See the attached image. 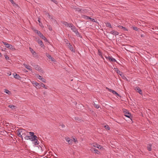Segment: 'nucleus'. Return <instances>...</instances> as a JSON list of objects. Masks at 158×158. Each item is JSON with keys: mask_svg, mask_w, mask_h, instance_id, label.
<instances>
[{"mask_svg": "<svg viewBox=\"0 0 158 158\" xmlns=\"http://www.w3.org/2000/svg\"><path fill=\"white\" fill-rule=\"evenodd\" d=\"M111 91H112V93H113V94L115 95L116 96H119V95L118 93H117L114 90H111Z\"/></svg>", "mask_w": 158, "mask_h": 158, "instance_id": "nucleus-24", "label": "nucleus"}, {"mask_svg": "<svg viewBox=\"0 0 158 158\" xmlns=\"http://www.w3.org/2000/svg\"><path fill=\"white\" fill-rule=\"evenodd\" d=\"M40 87H42L44 88L45 89H47V88L45 87V85L42 83H40Z\"/></svg>", "mask_w": 158, "mask_h": 158, "instance_id": "nucleus-28", "label": "nucleus"}, {"mask_svg": "<svg viewBox=\"0 0 158 158\" xmlns=\"http://www.w3.org/2000/svg\"><path fill=\"white\" fill-rule=\"evenodd\" d=\"M2 43L4 44V45L6 47L9 48H11V44H9L7 43H6L5 42H3Z\"/></svg>", "mask_w": 158, "mask_h": 158, "instance_id": "nucleus-12", "label": "nucleus"}, {"mask_svg": "<svg viewBox=\"0 0 158 158\" xmlns=\"http://www.w3.org/2000/svg\"><path fill=\"white\" fill-rule=\"evenodd\" d=\"M73 141L75 142H76L77 141V140L76 139H75L74 138H73Z\"/></svg>", "mask_w": 158, "mask_h": 158, "instance_id": "nucleus-54", "label": "nucleus"}, {"mask_svg": "<svg viewBox=\"0 0 158 158\" xmlns=\"http://www.w3.org/2000/svg\"><path fill=\"white\" fill-rule=\"evenodd\" d=\"M45 14L48 17V16L49 15V14L48 13L46 12H45Z\"/></svg>", "mask_w": 158, "mask_h": 158, "instance_id": "nucleus-50", "label": "nucleus"}, {"mask_svg": "<svg viewBox=\"0 0 158 158\" xmlns=\"http://www.w3.org/2000/svg\"><path fill=\"white\" fill-rule=\"evenodd\" d=\"M110 61H111V62H116L117 63V62L116 60L114 58H113L112 57V56L110 58Z\"/></svg>", "mask_w": 158, "mask_h": 158, "instance_id": "nucleus-23", "label": "nucleus"}, {"mask_svg": "<svg viewBox=\"0 0 158 158\" xmlns=\"http://www.w3.org/2000/svg\"><path fill=\"white\" fill-rule=\"evenodd\" d=\"M48 17L50 19H53V16H51V15H49L48 16Z\"/></svg>", "mask_w": 158, "mask_h": 158, "instance_id": "nucleus-46", "label": "nucleus"}, {"mask_svg": "<svg viewBox=\"0 0 158 158\" xmlns=\"http://www.w3.org/2000/svg\"><path fill=\"white\" fill-rule=\"evenodd\" d=\"M1 56V53L0 52V56Z\"/></svg>", "mask_w": 158, "mask_h": 158, "instance_id": "nucleus-58", "label": "nucleus"}, {"mask_svg": "<svg viewBox=\"0 0 158 158\" xmlns=\"http://www.w3.org/2000/svg\"><path fill=\"white\" fill-rule=\"evenodd\" d=\"M34 85V86L35 87L36 86H38V88H40V83H38L37 82H34L33 81V82L32 83Z\"/></svg>", "mask_w": 158, "mask_h": 158, "instance_id": "nucleus-15", "label": "nucleus"}, {"mask_svg": "<svg viewBox=\"0 0 158 158\" xmlns=\"http://www.w3.org/2000/svg\"><path fill=\"white\" fill-rule=\"evenodd\" d=\"M93 146L98 148L101 149L102 148L101 146L98 144H96L95 145H93Z\"/></svg>", "mask_w": 158, "mask_h": 158, "instance_id": "nucleus-26", "label": "nucleus"}, {"mask_svg": "<svg viewBox=\"0 0 158 158\" xmlns=\"http://www.w3.org/2000/svg\"><path fill=\"white\" fill-rule=\"evenodd\" d=\"M37 78L40 80L41 79L43 78L41 76L39 75H37Z\"/></svg>", "mask_w": 158, "mask_h": 158, "instance_id": "nucleus-41", "label": "nucleus"}, {"mask_svg": "<svg viewBox=\"0 0 158 158\" xmlns=\"http://www.w3.org/2000/svg\"><path fill=\"white\" fill-rule=\"evenodd\" d=\"M152 145L151 144H149L148 145L147 149L149 151H151L152 150Z\"/></svg>", "mask_w": 158, "mask_h": 158, "instance_id": "nucleus-22", "label": "nucleus"}, {"mask_svg": "<svg viewBox=\"0 0 158 158\" xmlns=\"http://www.w3.org/2000/svg\"><path fill=\"white\" fill-rule=\"evenodd\" d=\"M30 50L31 51V52L33 54H34L35 53V51H34L31 48H30Z\"/></svg>", "mask_w": 158, "mask_h": 158, "instance_id": "nucleus-40", "label": "nucleus"}, {"mask_svg": "<svg viewBox=\"0 0 158 158\" xmlns=\"http://www.w3.org/2000/svg\"><path fill=\"white\" fill-rule=\"evenodd\" d=\"M111 90H112V89H110V90H109V91H110V92H112V91H111Z\"/></svg>", "mask_w": 158, "mask_h": 158, "instance_id": "nucleus-56", "label": "nucleus"}, {"mask_svg": "<svg viewBox=\"0 0 158 158\" xmlns=\"http://www.w3.org/2000/svg\"><path fill=\"white\" fill-rule=\"evenodd\" d=\"M82 17L85 18L86 19H90V17H89V16H86V15H83L82 16Z\"/></svg>", "mask_w": 158, "mask_h": 158, "instance_id": "nucleus-30", "label": "nucleus"}, {"mask_svg": "<svg viewBox=\"0 0 158 158\" xmlns=\"http://www.w3.org/2000/svg\"><path fill=\"white\" fill-rule=\"evenodd\" d=\"M100 56L102 59H104V58L103 57L102 55L101 56Z\"/></svg>", "mask_w": 158, "mask_h": 158, "instance_id": "nucleus-55", "label": "nucleus"}, {"mask_svg": "<svg viewBox=\"0 0 158 158\" xmlns=\"http://www.w3.org/2000/svg\"><path fill=\"white\" fill-rule=\"evenodd\" d=\"M106 26L110 28H112V26L111 25V24L109 23H106Z\"/></svg>", "mask_w": 158, "mask_h": 158, "instance_id": "nucleus-27", "label": "nucleus"}, {"mask_svg": "<svg viewBox=\"0 0 158 158\" xmlns=\"http://www.w3.org/2000/svg\"><path fill=\"white\" fill-rule=\"evenodd\" d=\"M104 127L107 130H109L110 129V127L107 125H105Z\"/></svg>", "mask_w": 158, "mask_h": 158, "instance_id": "nucleus-37", "label": "nucleus"}, {"mask_svg": "<svg viewBox=\"0 0 158 158\" xmlns=\"http://www.w3.org/2000/svg\"><path fill=\"white\" fill-rule=\"evenodd\" d=\"M11 48H9L10 49H11L12 50H15V47H13L12 45H11Z\"/></svg>", "mask_w": 158, "mask_h": 158, "instance_id": "nucleus-44", "label": "nucleus"}, {"mask_svg": "<svg viewBox=\"0 0 158 158\" xmlns=\"http://www.w3.org/2000/svg\"><path fill=\"white\" fill-rule=\"evenodd\" d=\"M8 107L12 109H14L15 108L16 106L12 105H10L8 106Z\"/></svg>", "mask_w": 158, "mask_h": 158, "instance_id": "nucleus-25", "label": "nucleus"}, {"mask_svg": "<svg viewBox=\"0 0 158 158\" xmlns=\"http://www.w3.org/2000/svg\"><path fill=\"white\" fill-rule=\"evenodd\" d=\"M157 30H158V28L157 29Z\"/></svg>", "mask_w": 158, "mask_h": 158, "instance_id": "nucleus-59", "label": "nucleus"}, {"mask_svg": "<svg viewBox=\"0 0 158 158\" xmlns=\"http://www.w3.org/2000/svg\"><path fill=\"white\" fill-rule=\"evenodd\" d=\"M35 69L38 71H40L41 70V68L38 65H36L35 67Z\"/></svg>", "mask_w": 158, "mask_h": 158, "instance_id": "nucleus-29", "label": "nucleus"}, {"mask_svg": "<svg viewBox=\"0 0 158 158\" xmlns=\"http://www.w3.org/2000/svg\"><path fill=\"white\" fill-rule=\"evenodd\" d=\"M6 124H7V125H8V124H9V123H6Z\"/></svg>", "mask_w": 158, "mask_h": 158, "instance_id": "nucleus-57", "label": "nucleus"}, {"mask_svg": "<svg viewBox=\"0 0 158 158\" xmlns=\"http://www.w3.org/2000/svg\"><path fill=\"white\" fill-rule=\"evenodd\" d=\"M49 30H50V31H52V28L51 27L49 26Z\"/></svg>", "mask_w": 158, "mask_h": 158, "instance_id": "nucleus-52", "label": "nucleus"}, {"mask_svg": "<svg viewBox=\"0 0 158 158\" xmlns=\"http://www.w3.org/2000/svg\"><path fill=\"white\" fill-rule=\"evenodd\" d=\"M34 31L35 33L37 34L39 36H40L42 39L44 40L45 41H47V39L44 36L43 34H42L40 31L36 30H34Z\"/></svg>", "mask_w": 158, "mask_h": 158, "instance_id": "nucleus-2", "label": "nucleus"}, {"mask_svg": "<svg viewBox=\"0 0 158 158\" xmlns=\"http://www.w3.org/2000/svg\"><path fill=\"white\" fill-rule=\"evenodd\" d=\"M40 80L44 83H45L46 82V80L44 78H42Z\"/></svg>", "mask_w": 158, "mask_h": 158, "instance_id": "nucleus-39", "label": "nucleus"}, {"mask_svg": "<svg viewBox=\"0 0 158 158\" xmlns=\"http://www.w3.org/2000/svg\"><path fill=\"white\" fill-rule=\"evenodd\" d=\"M94 106L96 108L98 109L99 107V106L98 104H96L95 103H94V104H93Z\"/></svg>", "mask_w": 158, "mask_h": 158, "instance_id": "nucleus-33", "label": "nucleus"}, {"mask_svg": "<svg viewBox=\"0 0 158 158\" xmlns=\"http://www.w3.org/2000/svg\"><path fill=\"white\" fill-rule=\"evenodd\" d=\"M13 75L14 76V77L15 79H20L21 78V77L19 75L17 74L16 73H13Z\"/></svg>", "mask_w": 158, "mask_h": 158, "instance_id": "nucleus-14", "label": "nucleus"}, {"mask_svg": "<svg viewBox=\"0 0 158 158\" xmlns=\"http://www.w3.org/2000/svg\"><path fill=\"white\" fill-rule=\"evenodd\" d=\"M110 33L115 36L118 35L119 34V33L118 32L114 30L111 31Z\"/></svg>", "mask_w": 158, "mask_h": 158, "instance_id": "nucleus-9", "label": "nucleus"}, {"mask_svg": "<svg viewBox=\"0 0 158 158\" xmlns=\"http://www.w3.org/2000/svg\"><path fill=\"white\" fill-rule=\"evenodd\" d=\"M123 111L124 114V115L130 118H131V117H132L131 114L129 112L128 110H126L125 109H123Z\"/></svg>", "mask_w": 158, "mask_h": 158, "instance_id": "nucleus-5", "label": "nucleus"}, {"mask_svg": "<svg viewBox=\"0 0 158 158\" xmlns=\"http://www.w3.org/2000/svg\"><path fill=\"white\" fill-rule=\"evenodd\" d=\"M4 56H5L6 59V60H8L9 59V57L7 56V55H5Z\"/></svg>", "mask_w": 158, "mask_h": 158, "instance_id": "nucleus-43", "label": "nucleus"}, {"mask_svg": "<svg viewBox=\"0 0 158 158\" xmlns=\"http://www.w3.org/2000/svg\"><path fill=\"white\" fill-rule=\"evenodd\" d=\"M61 127H62L63 128H64V127H65V126L64 125V124H62L61 125Z\"/></svg>", "mask_w": 158, "mask_h": 158, "instance_id": "nucleus-53", "label": "nucleus"}, {"mask_svg": "<svg viewBox=\"0 0 158 158\" xmlns=\"http://www.w3.org/2000/svg\"><path fill=\"white\" fill-rule=\"evenodd\" d=\"M75 10L76 11H77L78 12H80L81 10V9L80 8H75Z\"/></svg>", "mask_w": 158, "mask_h": 158, "instance_id": "nucleus-35", "label": "nucleus"}, {"mask_svg": "<svg viewBox=\"0 0 158 158\" xmlns=\"http://www.w3.org/2000/svg\"><path fill=\"white\" fill-rule=\"evenodd\" d=\"M25 139L26 140L30 139L31 140L33 141V143H34V140L32 139V137L31 136L26 135L25 137Z\"/></svg>", "mask_w": 158, "mask_h": 158, "instance_id": "nucleus-13", "label": "nucleus"}, {"mask_svg": "<svg viewBox=\"0 0 158 158\" xmlns=\"http://www.w3.org/2000/svg\"><path fill=\"white\" fill-rule=\"evenodd\" d=\"M90 19L92 22H95L97 23H98V24H99L98 23L97 21H95V20L94 19H92V18H90Z\"/></svg>", "mask_w": 158, "mask_h": 158, "instance_id": "nucleus-32", "label": "nucleus"}, {"mask_svg": "<svg viewBox=\"0 0 158 158\" xmlns=\"http://www.w3.org/2000/svg\"><path fill=\"white\" fill-rule=\"evenodd\" d=\"M135 90L138 92L140 94H142V92L141 89L139 87H136L135 89Z\"/></svg>", "mask_w": 158, "mask_h": 158, "instance_id": "nucleus-6", "label": "nucleus"}, {"mask_svg": "<svg viewBox=\"0 0 158 158\" xmlns=\"http://www.w3.org/2000/svg\"><path fill=\"white\" fill-rule=\"evenodd\" d=\"M37 42L40 45V46H41V47L44 48L45 46L44 44H43V42L41 40H40L39 39H38L37 40Z\"/></svg>", "mask_w": 158, "mask_h": 158, "instance_id": "nucleus-8", "label": "nucleus"}, {"mask_svg": "<svg viewBox=\"0 0 158 158\" xmlns=\"http://www.w3.org/2000/svg\"><path fill=\"white\" fill-rule=\"evenodd\" d=\"M64 41L66 44V46H67L68 45H70V43L69 42L67 39H64Z\"/></svg>", "mask_w": 158, "mask_h": 158, "instance_id": "nucleus-21", "label": "nucleus"}, {"mask_svg": "<svg viewBox=\"0 0 158 158\" xmlns=\"http://www.w3.org/2000/svg\"><path fill=\"white\" fill-rule=\"evenodd\" d=\"M40 20V18H38V22L40 23L42 25V24L41 23Z\"/></svg>", "mask_w": 158, "mask_h": 158, "instance_id": "nucleus-49", "label": "nucleus"}, {"mask_svg": "<svg viewBox=\"0 0 158 158\" xmlns=\"http://www.w3.org/2000/svg\"><path fill=\"white\" fill-rule=\"evenodd\" d=\"M23 64L26 69L30 70H31V67L30 66L25 64Z\"/></svg>", "mask_w": 158, "mask_h": 158, "instance_id": "nucleus-17", "label": "nucleus"}, {"mask_svg": "<svg viewBox=\"0 0 158 158\" xmlns=\"http://www.w3.org/2000/svg\"><path fill=\"white\" fill-rule=\"evenodd\" d=\"M9 1H10L13 4V5H17L14 2L13 0H9Z\"/></svg>", "mask_w": 158, "mask_h": 158, "instance_id": "nucleus-36", "label": "nucleus"}, {"mask_svg": "<svg viewBox=\"0 0 158 158\" xmlns=\"http://www.w3.org/2000/svg\"><path fill=\"white\" fill-rule=\"evenodd\" d=\"M29 135H30V136L32 137V139L34 140L33 143L35 144V145L38 144L39 143L37 139V137L36 135H34V133L33 132H30Z\"/></svg>", "mask_w": 158, "mask_h": 158, "instance_id": "nucleus-1", "label": "nucleus"}, {"mask_svg": "<svg viewBox=\"0 0 158 158\" xmlns=\"http://www.w3.org/2000/svg\"><path fill=\"white\" fill-rule=\"evenodd\" d=\"M98 54L100 56H101V55H102V52L99 49L98 50Z\"/></svg>", "mask_w": 158, "mask_h": 158, "instance_id": "nucleus-38", "label": "nucleus"}, {"mask_svg": "<svg viewBox=\"0 0 158 158\" xmlns=\"http://www.w3.org/2000/svg\"><path fill=\"white\" fill-rule=\"evenodd\" d=\"M76 35L78 37H80V35L79 33L78 32L77 30L75 32Z\"/></svg>", "mask_w": 158, "mask_h": 158, "instance_id": "nucleus-31", "label": "nucleus"}, {"mask_svg": "<svg viewBox=\"0 0 158 158\" xmlns=\"http://www.w3.org/2000/svg\"><path fill=\"white\" fill-rule=\"evenodd\" d=\"M111 57V56H105V57L106 58V59L107 60H110Z\"/></svg>", "mask_w": 158, "mask_h": 158, "instance_id": "nucleus-34", "label": "nucleus"}, {"mask_svg": "<svg viewBox=\"0 0 158 158\" xmlns=\"http://www.w3.org/2000/svg\"><path fill=\"white\" fill-rule=\"evenodd\" d=\"M75 119L77 121H79V118L78 117H75Z\"/></svg>", "mask_w": 158, "mask_h": 158, "instance_id": "nucleus-48", "label": "nucleus"}, {"mask_svg": "<svg viewBox=\"0 0 158 158\" xmlns=\"http://www.w3.org/2000/svg\"><path fill=\"white\" fill-rule=\"evenodd\" d=\"M61 23L64 25L66 26L67 24V22H63Z\"/></svg>", "mask_w": 158, "mask_h": 158, "instance_id": "nucleus-42", "label": "nucleus"}, {"mask_svg": "<svg viewBox=\"0 0 158 158\" xmlns=\"http://www.w3.org/2000/svg\"><path fill=\"white\" fill-rule=\"evenodd\" d=\"M71 24H69L67 23V25L66 26H67L68 27H71Z\"/></svg>", "mask_w": 158, "mask_h": 158, "instance_id": "nucleus-45", "label": "nucleus"}, {"mask_svg": "<svg viewBox=\"0 0 158 158\" xmlns=\"http://www.w3.org/2000/svg\"><path fill=\"white\" fill-rule=\"evenodd\" d=\"M25 130L22 129H19L18 130L17 135L19 137L23 139L22 135H23Z\"/></svg>", "mask_w": 158, "mask_h": 158, "instance_id": "nucleus-4", "label": "nucleus"}, {"mask_svg": "<svg viewBox=\"0 0 158 158\" xmlns=\"http://www.w3.org/2000/svg\"><path fill=\"white\" fill-rule=\"evenodd\" d=\"M70 28L71 30L74 32L77 30L75 27L74 26L73 24L72 23H71Z\"/></svg>", "mask_w": 158, "mask_h": 158, "instance_id": "nucleus-10", "label": "nucleus"}, {"mask_svg": "<svg viewBox=\"0 0 158 158\" xmlns=\"http://www.w3.org/2000/svg\"><path fill=\"white\" fill-rule=\"evenodd\" d=\"M114 69H115V71H116V73L119 74L121 77L122 78L125 80H126L127 81V79L126 77L123 75V73L122 72H121L120 71H119L118 69L117 68H114Z\"/></svg>", "mask_w": 158, "mask_h": 158, "instance_id": "nucleus-3", "label": "nucleus"}, {"mask_svg": "<svg viewBox=\"0 0 158 158\" xmlns=\"http://www.w3.org/2000/svg\"><path fill=\"white\" fill-rule=\"evenodd\" d=\"M133 29L135 31L138 30V28L136 27H133Z\"/></svg>", "mask_w": 158, "mask_h": 158, "instance_id": "nucleus-47", "label": "nucleus"}, {"mask_svg": "<svg viewBox=\"0 0 158 158\" xmlns=\"http://www.w3.org/2000/svg\"><path fill=\"white\" fill-rule=\"evenodd\" d=\"M118 28H120V29H123V30L124 31H128V29L127 28H125L124 27H123L122 26L119 25L118 26Z\"/></svg>", "mask_w": 158, "mask_h": 158, "instance_id": "nucleus-18", "label": "nucleus"}, {"mask_svg": "<svg viewBox=\"0 0 158 158\" xmlns=\"http://www.w3.org/2000/svg\"><path fill=\"white\" fill-rule=\"evenodd\" d=\"M47 56L48 57V59L51 60V61H54V58L49 54H47Z\"/></svg>", "mask_w": 158, "mask_h": 158, "instance_id": "nucleus-20", "label": "nucleus"}, {"mask_svg": "<svg viewBox=\"0 0 158 158\" xmlns=\"http://www.w3.org/2000/svg\"><path fill=\"white\" fill-rule=\"evenodd\" d=\"M69 48V50H71L72 52H75V50L73 48V46L70 44V45H68L67 46Z\"/></svg>", "mask_w": 158, "mask_h": 158, "instance_id": "nucleus-7", "label": "nucleus"}, {"mask_svg": "<svg viewBox=\"0 0 158 158\" xmlns=\"http://www.w3.org/2000/svg\"><path fill=\"white\" fill-rule=\"evenodd\" d=\"M93 150L94 151V153L96 154H99L100 153V152L98 150L95 148H92L91 151L92 152Z\"/></svg>", "mask_w": 158, "mask_h": 158, "instance_id": "nucleus-16", "label": "nucleus"}, {"mask_svg": "<svg viewBox=\"0 0 158 158\" xmlns=\"http://www.w3.org/2000/svg\"><path fill=\"white\" fill-rule=\"evenodd\" d=\"M66 140L68 143V144H71L73 143V140L70 139L69 137L65 138Z\"/></svg>", "mask_w": 158, "mask_h": 158, "instance_id": "nucleus-11", "label": "nucleus"}, {"mask_svg": "<svg viewBox=\"0 0 158 158\" xmlns=\"http://www.w3.org/2000/svg\"><path fill=\"white\" fill-rule=\"evenodd\" d=\"M4 92L8 94L9 95H11V92L8 89H4Z\"/></svg>", "mask_w": 158, "mask_h": 158, "instance_id": "nucleus-19", "label": "nucleus"}, {"mask_svg": "<svg viewBox=\"0 0 158 158\" xmlns=\"http://www.w3.org/2000/svg\"><path fill=\"white\" fill-rule=\"evenodd\" d=\"M51 0L55 3H56V2H57L55 0Z\"/></svg>", "mask_w": 158, "mask_h": 158, "instance_id": "nucleus-51", "label": "nucleus"}]
</instances>
